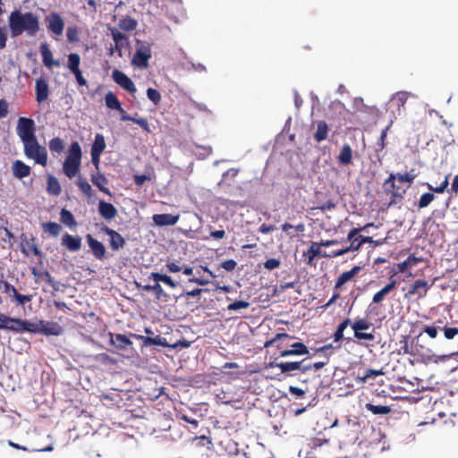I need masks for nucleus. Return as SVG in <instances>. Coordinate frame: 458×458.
<instances>
[{
	"label": "nucleus",
	"mask_w": 458,
	"mask_h": 458,
	"mask_svg": "<svg viewBox=\"0 0 458 458\" xmlns=\"http://www.w3.org/2000/svg\"><path fill=\"white\" fill-rule=\"evenodd\" d=\"M8 26L12 38H17L23 33L34 37L40 30L38 16L32 12L22 13L13 11L8 17Z\"/></svg>",
	"instance_id": "f257e3e1"
},
{
	"label": "nucleus",
	"mask_w": 458,
	"mask_h": 458,
	"mask_svg": "<svg viewBox=\"0 0 458 458\" xmlns=\"http://www.w3.org/2000/svg\"><path fill=\"white\" fill-rule=\"evenodd\" d=\"M81 148L78 142L74 141L71 144L68 156L63 165L64 174L72 179L79 172L81 168Z\"/></svg>",
	"instance_id": "f03ea898"
},
{
	"label": "nucleus",
	"mask_w": 458,
	"mask_h": 458,
	"mask_svg": "<svg viewBox=\"0 0 458 458\" xmlns=\"http://www.w3.org/2000/svg\"><path fill=\"white\" fill-rule=\"evenodd\" d=\"M24 155L35 161V163L46 166L47 164V151L44 146H41L37 139L23 142Z\"/></svg>",
	"instance_id": "7ed1b4c3"
},
{
	"label": "nucleus",
	"mask_w": 458,
	"mask_h": 458,
	"mask_svg": "<svg viewBox=\"0 0 458 458\" xmlns=\"http://www.w3.org/2000/svg\"><path fill=\"white\" fill-rule=\"evenodd\" d=\"M151 56V45L147 41L136 39V50L131 58V64L139 69H146Z\"/></svg>",
	"instance_id": "20e7f679"
},
{
	"label": "nucleus",
	"mask_w": 458,
	"mask_h": 458,
	"mask_svg": "<svg viewBox=\"0 0 458 458\" xmlns=\"http://www.w3.org/2000/svg\"><path fill=\"white\" fill-rule=\"evenodd\" d=\"M384 191L386 194L390 195L388 207L400 203L408 190V187H402L395 183V176L394 174H390L388 178L383 183Z\"/></svg>",
	"instance_id": "39448f33"
},
{
	"label": "nucleus",
	"mask_w": 458,
	"mask_h": 458,
	"mask_svg": "<svg viewBox=\"0 0 458 458\" xmlns=\"http://www.w3.org/2000/svg\"><path fill=\"white\" fill-rule=\"evenodd\" d=\"M373 225H374L373 223H369L362 228L352 229L347 235V241L350 242V245L348 247L333 250L332 254H324V255L336 257V256L343 255L350 250H352V251L358 250L360 248V246L362 245L361 241H360V235L359 234V233L360 231L364 230L365 228L373 226Z\"/></svg>",
	"instance_id": "423d86ee"
},
{
	"label": "nucleus",
	"mask_w": 458,
	"mask_h": 458,
	"mask_svg": "<svg viewBox=\"0 0 458 458\" xmlns=\"http://www.w3.org/2000/svg\"><path fill=\"white\" fill-rule=\"evenodd\" d=\"M422 333H420L415 339L412 340V352L411 356L414 357L417 361L428 364L429 362H437V359L433 354L432 351L428 348L424 347L419 343V339Z\"/></svg>",
	"instance_id": "0eeeda50"
},
{
	"label": "nucleus",
	"mask_w": 458,
	"mask_h": 458,
	"mask_svg": "<svg viewBox=\"0 0 458 458\" xmlns=\"http://www.w3.org/2000/svg\"><path fill=\"white\" fill-rule=\"evenodd\" d=\"M16 131L22 143L36 138L35 123L31 118L20 117Z\"/></svg>",
	"instance_id": "6e6552de"
},
{
	"label": "nucleus",
	"mask_w": 458,
	"mask_h": 458,
	"mask_svg": "<svg viewBox=\"0 0 458 458\" xmlns=\"http://www.w3.org/2000/svg\"><path fill=\"white\" fill-rule=\"evenodd\" d=\"M433 283L424 279H417L411 284L409 291L405 293L406 298L416 297L417 300L423 299L427 296L428 290L432 287Z\"/></svg>",
	"instance_id": "1a4fd4ad"
},
{
	"label": "nucleus",
	"mask_w": 458,
	"mask_h": 458,
	"mask_svg": "<svg viewBox=\"0 0 458 458\" xmlns=\"http://www.w3.org/2000/svg\"><path fill=\"white\" fill-rule=\"evenodd\" d=\"M47 28L51 33L61 36L64 29V21L56 12L50 13L46 17Z\"/></svg>",
	"instance_id": "9d476101"
},
{
	"label": "nucleus",
	"mask_w": 458,
	"mask_h": 458,
	"mask_svg": "<svg viewBox=\"0 0 458 458\" xmlns=\"http://www.w3.org/2000/svg\"><path fill=\"white\" fill-rule=\"evenodd\" d=\"M113 80L123 89L127 90L131 94H134L136 92V87L133 81L123 72L114 69L112 72Z\"/></svg>",
	"instance_id": "9b49d317"
},
{
	"label": "nucleus",
	"mask_w": 458,
	"mask_h": 458,
	"mask_svg": "<svg viewBox=\"0 0 458 458\" xmlns=\"http://www.w3.org/2000/svg\"><path fill=\"white\" fill-rule=\"evenodd\" d=\"M101 230L109 236V246L112 250L117 251L125 245V239L115 230L106 225L103 226Z\"/></svg>",
	"instance_id": "f8f14e48"
},
{
	"label": "nucleus",
	"mask_w": 458,
	"mask_h": 458,
	"mask_svg": "<svg viewBox=\"0 0 458 458\" xmlns=\"http://www.w3.org/2000/svg\"><path fill=\"white\" fill-rule=\"evenodd\" d=\"M86 240L94 257L98 260L105 259L106 253L105 245L101 242L95 239L91 234H87Z\"/></svg>",
	"instance_id": "ddd939ff"
},
{
	"label": "nucleus",
	"mask_w": 458,
	"mask_h": 458,
	"mask_svg": "<svg viewBox=\"0 0 458 458\" xmlns=\"http://www.w3.org/2000/svg\"><path fill=\"white\" fill-rule=\"evenodd\" d=\"M131 335L138 340H141L143 342V344L145 346L148 345H159L163 347H173L175 348L178 346V344H169L165 337H162L161 335H157L155 337L150 336H144L137 334H131Z\"/></svg>",
	"instance_id": "4468645a"
},
{
	"label": "nucleus",
	"mask_w": 458,
	"mask_h": 458,
	"mask_svg": "<svg viewBox=\"0 0 458 458\" xmlns=\"http://www.w3.org/2000/svg\"><path fill=\"white\" fill-rule=\"evenodd\" d=\"M49 86L47 80L40 77L36 80L35 96L36 100L40 104L48 98Z\"/></svg>",
	"instance_id": "2eb2a0df"
},
{
	"label": "nucleus",
	"mask_w": 458,
	"mask_h": 458,
	"mask_svg": "<svg viewBox=\"0 0 458 458\" xmlns=\"http://www.w3.org/2000/svg\"><path fill=\"white\" fill-rule=\"evenodd\" d=\"M21 252L25 254L26 256L30 255V252L33 254L34 256L41 257L42 252L38 247V244L36 242V239L34 237L30 238H21Z\"/></svg>",
	"instance_id": "dca6fc26"
},
{
	"label": "nucleus",
	"mask_w": 458,
	"mask_h": 458,
	"mask_svg": "<svg viewBox=\"0 0 458 458\" xmlns=\"http://www.w3.org/2000/svg\"><path fill=\"white\" fill-rule=\"evenodd\" d=\"M61 244L69 251L75 252L81 248V238L79 235L73 236L66 233L62 237Z\"/></svg>",
	"instance_id": "f3484780"
},
{
	"label": "nucleus",
	"mask_w": 458,
	"mask_h": 458,
	"mask_svg": "<svg viewBox=\"0 0 458 458\" xmlns=\"http://www.w3.org/2000/svg\"><path fill=\"white\" fill-rule=\"evenodd\" d=\"M180 218L179 215L156 214L152 216L154 224L157 226L174 225Z\"/></svg>",
	"instance_id": "a211bd4d"
},
{
	"label": "nucleus",
	"mask_w": 458,
	"mask_h": 458,
	"mask_svg": "<svg viewBox=\"0 0 458 458\" xmlns=\"http://www.w3.org/2000/svg\"><path fill=\"white\" fill-rule=\"evenodd\" d=\"M12 172L15 178L21 180L30 174L31 168L21 160H15L12 164Z\"/></svg>",
	"instance_id": "6ab92c4d"
},
{
	"label": "nucleus",
	"mask_w": 458,
	"mask_h": 458,
	"mask_svg": "<svg viewBox=\"0 0 458 458\" xmlns=\"http://www.w3.org/2000/svg\"><path fill=\"white\" fill-rule=\"evenodd\" d=\"M98 213L104 219L110 221L117 216V209L112 203L99 200Z\"/></svg>",
	"instance_id": "aec40b11"
},
{
	"label": "nucleus",
	"mask_w": 458,
	"mask_h": 458,
	"mask_svg": "<svg viewBox=\"0 0 458 458\" xmlns=\"http://www.w3.org/2000/svg\"><path fill=\"white\" fill-rule=\"evenodd\" d=\"M39 333L45 335H59L62 334V327L56 322L40 320Z\"/></svg>",
	"instance_id": "412c9836"
},
{
	"label": "nucleus",
	"mask_w": 458,
	"mask_h": 458,
	"mask_svg": "<svg viewBox=\"0 0 458 458\" xmlns=\"http://www.w3.org/2000/svg\"><path fill=\"white\" fill-rule=\"evenodd\" d=\"M40 54L42 55L43 64L47 68H52L53 66H60V62L58 60H54L52 52L47 43L41 44Z\"/></svg>",
	"instance_id": "4be33fe9"
},
{
	"label": "nucleus",
	"mask_w": 458,
	"mask_h": 458,
	"mask_svg": "<svg viewBox=\"0 0 458 458\" xmlns=\"http://www.w3.org/2000/svg\"><path fill=\"white\" fill-rule=\"evenodd\" d=\"M302 361L271 362L270 367L279 368L282 373H289L294 370H304L301 368Z\"/></svg>",
	"instance_id": "5701e85b"
},
{
	"label": "nucleus",
	"mask_w": 458,
	"mask_h": 458,
	"mask_svg": "<svg viewBox=\"0 0 458 458\" xmlns=\"http://www.w3.org/2000/svg\"><path fill=\"white\" fill-rule=\"evenodd\" d=\"M31 274L33 275L36 283H38L39 281H44L47 284L54 286V287L56 284V282L54 279V277L47 270H38L37 267H33L31 268Z\"/></svg>",
	"instance_id": "b1692460"
},
{
	"label": "nucleus",
	"mask_w": 458,
	"mask_h": 458,
	"mask_svg": "<svg viewBox=\"0 0 458 458\" xmlns=\"http://www.w3.org/2000/svg\"><path fill=\"white\" fill-rule=\"evenodd\" d=\"M293 339L292 336H290L286 333H280L277 334L274 338H272L269 341H267L265 344V347H268L274 344H276V346L279 349H283L284 346L289 345V342Z\"/></svg>",
	"instance_id": "393cba45"
},
{
	"label": "nucleus",
	"mask_w": 458,
	"mask_h": 458,
	"mask_svg": "<svg viewBox=\"0 0 458 458\" xmlns=\"http://www.w3.org/2000/svg\"><path fill=\"white\" fill-rule=\"evenodd\" d=\"M396 280L393 278V276L390 277V282L386 285L384 286L380 291H378L377 293H376L373 296V302L374 303H379L381 302L384 298L390 293L392 292L395 286H396Z\"/></svg>",
	"instance_id": "a878e982"
},
{
	"label": "nucleus",
	"mask_w": 458,
	"mask_h": 458,
	"mask_svg": "<svg viewBox=\"0 0 458 458\" xmlns=\"http://www.w3.org/2000/svg\"><path fill=\"white\" fill-rule=\"evenodd\" d=\"M290 349L280 351V356L285 357L289 355H301L308 353V349L302 343H293L290 344Z\"/></svg>",
	"instance_id": "bb28decb"
},
{
	"label": "nucleus",
	"mask_w": 458,
	"mask_h": 458,
	"mask_svg": "<svg viewBox=\"0 0 458 458\" xmlns=\"http://www.w3.org/2000/svg\"><path fill=\"white\" fill-rule=\"evenodd\" d=\"M422 261L423 259L421 257H415L414 255L411 254L404 261L397 264V270L394 273V275H395L396 273H403L404 271L407 270V268L412 267Z\"/></svg>",
	"instance_id": "cd10ccee"
},
{
	"label": "nucleus",
	"mask_w": 458,
	"mask_h": 458,
	"mask_svg": "<svg viewBox=\"0 0 458 458\" xmlns=\"http://www.w3.org/2000/svg\"><path fill=\"white\" fill-rule=\"evenodd\" d=\"M360 270V267L359 266H355L351 270L342 273L340 275V276L338 277L335 287L340 288L345 283L352 280L353 277L359 273Z\"/></svg>",
	"instance_id": "c85d7f7f"
},
{
	"label": "nucleus",
	"mask_w": 458,
	"mask_h": 458,
	"mask_svg": "<svg viewBox=\"0 0 458 458\" xmlns=\"http://www.w3.org/2000/svg\"><path fill=\"white\" fill-rule=\"evenodd\" d=\"M91 182L95 186H97L99 189V191L111 196V191L106 187L108 181L103 174H92Z\"/></svg>",
	"instance_id": "c756f323"
},
{
	"label": "nucleus",
	"mask_w": 458,
	"mask_h": 458,
	"mask_svg": "<svg viewBox=\"0 0 458 458\" xmlns=\"http://www.w3.org/2000/svg\"><path fill=\"white\" fill-rule=\"evenodd\" d=\"M111 343L120 350H125L129 345L132 344L130 338L123 334L111 335Z\"/></svg>",
	"instance_id": "7c9ffc66"
},
{
	"label": "nucleus",
	"mask_w": 458,
	"mask_h": 458,
	"mask_svg": "<svg viewBox=\"0 0 458 458\" xmlns=\"http://www.w3.org/2000/svg\"><path fill=\"white\" fill-rule=\"evenodd\" d=\"M148 280H153L156 283H164L171 288H175L177 286V284L170 276L157 272H152L148 276Z\"/></svg>",
	"instance_id": "2f4dec72"
},
{
	"label": "nucleus",
	"mask_w": 458,
	"mask_h": 458,
	"mask_svg": "<svg viewBox=\"0 0 458 458\" xmlns=\"http://www.w3.org/2000/svg\"><path fill=\"white\" fill-rule=\"evenodd\" d=\"M106 105L108 108L113 110H118L122 115L126 114L124 109L121 106V103L117 97L111 91H109L105 97Z\"/></svg>",
	"instance_id": "473e14b6"
},
{
	"label": "nucleus",
	"mask_w": 458,
	"mask_h": 458,
	"mask_svg": "<svg viewBox=\"0 0 458 458\" xmlns=\"http://www.w3.org/2000/svg\"><path fill=\"white\" fill-rule=\"evenodd\" d=\"M352 160V148L345 144L342 147L340 154L338 156V162L341 165H348Z\"/></svg>",
	"instance_id": "72a5a7b5"
},
{
	"label": "nucleus",
	"mask_w": 458,
	"mask_h": 458,
	"mask_svg": "<svg viewBox=\"0 0 458 458\" xmlns=\"http://www.w3.org/2000/svg\"><path fill=\"white\" fill-rule=\"evenodd\" d=\"M121 120L122 121H131L136 124H138L139 126H140V128L145 131L146 132L149 133L151 132V130H150V126L148 123V120L146 118H143V117H133V116H131L129 114H123L121 116Z\"/></svg>",
	"instance_id": "f704fd0d"
},
{
	"label": "nucleus",
	"mask_w": 458,
	"mask_h": 458,
	"mask_svg": "<svg viewBox=\"0 0 458 458\" xmlns=\"http://www.w3.org/2000/svg\"><path fill=\"white\" fill-rule=\"evenodd\" d=\"M138 22L134 18L125 16L119 21L118 27L125 31H132L137 28Z\"/></svg>",
	"instance_id": "c9c22d12"
},
{
	"label": "nucleus",
	"mask_w": 458,
	"mask_h": 458,
	"mask_svg": "<svg viewBox=\"0 0 458 458\" xmlns=\"http://www.w3.org/2000/svg\"><path fill=\"white\" fill-rule=\"evenodd\" d=\"M47 191L54 196L60 195L62 189L58 180L54 175L47 176Z\"/></svg>",
	"instance_id": "e433bc0d"
},
{
	"label": "nucleus",
	"mask_w": 458,
	"mask_h": 458,
	"mask_svg": "<svg viewBox=\"0 0 458 458\" xmlns=\"http://www.w3.org/2000/svg\"><path fill=\"white\" fill-rule=\"evenodd\" d=\"M410 94L406 91H399L395 93L393 98L392 101L395 105L397 110L400 112L401 108H403Z\"/></svg>",
	"instance_id": "4c0bfd02"
},
{
	"label": "nucleus",
	"mask_w": 458,
	"mask_h": 458,
	"mask_svg": "<svg viewBox=\"0 0 458 458\" xmlns=\"http://www.w3.org/2000/svg\"><path fill=\"white\" fill-rule=\"evenodd\" d=\"M367 411H371L374 415H386L391 412V408L387 405H375L370 403L365 404Z\"/></svg>",
	"instance_id": "58836bf2"
},
{
	"label": "nucleus",
	"mask_w": 458,
	"mask_h": 458,
	"mask_svg": "<svg viewBox=\"0 0 458 458\" xmlns=\"http://www.w3.org/2000/svg\"><path fill=\"white\" fill-rule=\"evenodd\" d=\"M106 146L104 136L100 133H97L90 152L102 154Z\"/></svg>",
	"instance_id": "ea45409f"
},
{
	"label": "nucleus",
	"mask_w": 458,
	"mask_h": 458,
	"mask_svg": "<svg viewBox=\"0 0 458 458\" xmlns=\"http://www.w3.org/2000/svg\"><path fill=\"white\" fill-rule=\"evenodd\" d=\"M60 219L62 223L69 227H74L77 225V223L74 219L72 213L65 208H63L60 213Z\"/></svg>",
	"instance_id": "a19ab883"
},
{
	"label": "nucleus",
	"mask_w": 458,
	"mask_h": 458,
	"mask_svg": "<svg viewBox=\"0 0 458 458\" xmlns=\"http://www.w3.org/2000/svg\"><path fill=\"white\" fill-rule=\"evenodd\" d=\"M391 127V123L386 126L382 131H381V134H380V137L378 139V140L377 141L376 143V146H375V152L377 153V155L378 156V154L380 152H382L386 146V137H387V132H388V130L389 128Z\"/></svg>",
	"instance_id": "79ce46f5"
},
{
	"label": "nucleus",
	"mask_w": 458,
	"mask_h": 458,
	"mask_svg": "<svg viewBox=\"0 0 458 458\" xmlns=\"http://www.w3.org/2000/svg\"><path fill=\"white\" fill-rule=\"evenodd\" d=\"M23 319L11 317L7 323L6 330L21 334L22 333Z\"/></svg>",
	"instance_id": "37998d69"
},
{
	"label": "nucleus",
	"mask_w": 458,
	"mask_h": 458,
	"mask_svg": "<svg viewBox=\"0 0 458 458\" xmlns=\"http://www.w3.org/2000/svg\"><path fill=\"white\" fill-rule=\"evenodd\" d=\"M81 57L76 53L68 55V68L72 72L80 71Z\"/></svg>",
	"instance_id": "c03bdc74"
},
{
	"label": "nucleus",
	"mask_w": 458,
	"mask_h": 458,
	"mask_svg": "<svg viewBox=\"0 0 458 458\" xmlns=\"http://www.w3.org/2000/svg\"><path fill=\"white\" fill-rule=\"evenodd\" d=\"M370 327H371V323L365 318H360L358 320H355L352 324V328L354 332V335H356V333H361L362 330H367Z\"/></svg>",
	"instance_id": "a18cd8bd"
},
{
	"label": "nucleus",
	"mask_w": 458,
	"mask_h": 458,
	"mask_svg": "<svg viewBox=\"0 0 458 458\" xmlns=\"http://www.w3.org/2000/svg\"><path fill=\"white\" fill-rule=\"evenodd\" d=\"M412 352V343L409 344V336L403 335L400 340V349L398 350V354H409L411 356Z\"/></svg>",
	"instance_id": "49530a36"
},
{
	"label": "nucleus",
	"mask_w": 458,
	"mask_h": 458,
	"mask_svg": "<svg viewBox=\"0 0 458 458\" xmlns=\"http://www.w3.org/2000/svg\"><path fill=\"white\" fill-rule=\"evenodd\" d=\"M328 132V126L326 122L319 121L317 123V142H320L327 139Z\"/></svg>",
	"instance_id": "de8ad7c7"
},
{
	"label": "nucleus",
	"mask_w": 458,
	"mask_h": 458,
	"mask_svg": "<svg viewBox=\"0 0 458 458\" xmlns=\"http://www.w3.org/2000/svg\"><path fill=\"white\" fill-rule=\"evenodd\" d=\"M40 320L37 322H31L30 320L23 319L22 333L29 332L33 334L39 333Z\"/></svg>",
	"instance_id": "09e8293b"
},
{
	"label": "nucleus",
	"mask_w": 458,
	"mask_h": 458,
	"mask_svg": "<svg viewBox=\"0 0 458 458\" xmlns=\"http://www.w3.org/2000/svg\"><path fill=\"white\" fill-rule=\"evenodd\" d=\"M40 320L37 322H31L30 320L23 319L22 333L29 332L33 334L39 333Z\"/></svg>",
	"instance_id": "8fccbe9b"
},
{
	"label": "nucleus",
	"mask_w": 458,
	"mask_h": 458,
	"mask_svg": "<svg viewBox=\"0 0 458 458\" xmlns=\"http://www.w3.org/2000/svg\"><path fill=\"white\" fill-rule=\"evenodd\" d=\"M384 372L382 369L377 370L372 369H366L362 375H359V379L360 382H367L369 378L376 377L377 376L383 375Z\"/></svg>",
	"instance_id": "3c124183"
},
{
	"label": "nucleus",
	"mask_w": 458,
	"mask_h": 458,
	"mask_svg": "<svg viewBox=\"0 0 458 458\" xmlns=\"http://www.w3.org/2000/svg\"><path fill=\"white\" fill-rule=\"evenodd\" d=\"M315 259V242H312L307 250V251H303L301 261L306 264H311L312 260Z\"/></svg>",
	"instance_id": "603ef678"
},
{
	"label": "nucleus",
	"mask_w": 458,
	"mask_h": 458,
	"mask_svg": "<svg viewBox=\"0 0 458 458\" xmlns=\"http://www.w3.org/2000/svg\"><path fill=\"white\" fill-rule=\"evenodd\" d=\"M300 458H315V453L313 451V445L307 443L301 446L299 451Z\"/></svg>",
	"instance_id": "864d4df0"
},
{
	"label": "nucleus",
	"mask_w": 458,
	"mask_h": 458,
	"mask_svg": "<svg viewBox=\"0 0 458 458\" xmlns=\"http://www.w3.org/2000/svg\"><path fill=\"white\" fill-rule=\"evenodd\" d=\"M157 301H166L169 298V295L163 290L160 283H156L153 284V293Z\"/></svg>",
	"instance_id": "5fc2aeb1"
},
{
	"label": "nucleus",
	"mask_w": 458,
	"mask_h": 458,
	"mask_svg": "<svg viewBox=\"0 0 458 458\" xmlns=\"http://www.w3.org/2000/svg\"><path fill=\"white\" fill-rule=\"evenodd\" d=\"M64 148V140L59 137H55L49 141V149L52 152L61 153Z\"/></svg>",
	"instance_id": "6e6d98bb"
},
{
	"label": "nucleus",
	"mask_w": 458,
	"mask_h": 458,
	"mask_svg": "<svg viewBox=\"0 0 458 458\" xmlns=\"http://www.w3.org/2000/svg\"><path fill=\"white\" fill-rule=\"evenodd\" d=\"M46 232L49 233L53 236H57L62 231V226L55 222H47L43 225Z\"/></svg>",
	"instance_id": "4d7b16f0"
},
{
	"label": "nucleus",
	"mask_w": 458,
	"mask_h": 458,
	"mask_svg": "<svg viewBox=\"0 0 458 458\" xmlns=\"http://www.w3.org/2000/svg\"><path fill=\"white\" fill-rule=\"evenodd\" d=\"M77 185L80 190L87 196V198L89 199L92 197L93 193L91 185L86 180L80 177Z\"/></svg>",
	"instance_id": "13d9d810"
},
{
	"label": "nucleus",
	"mask_w": 458,
	"mask_h": 458,
	"mask_svg": "<svg viewBox=\"0 0 458 458\" xmlns=\"http://www.w3.org/2000/svg\"><path fill=\"white\" fill-rule=\"evenodd\" d=\"M394 176H395V180H397L399 182H407L408 185L406 187H410V185L412 183L413 180L415 179L416 175L412 174L411 173L406 172L405 174H394Z\"/></svg>",
	"instance_id": "bf43d9fd"
},
{
	"label": "nucleus",
	"mask_w": 458,
	"mask_h": 458,
	"mask_svg": "<svg viewBox=\"0 0 458 458\" xmlns=\"http://www.w3.org/2000/svg\"><path fill=\"white\" fill-rule=\"evenodd\" d=\"M435 199V196L431 192L423 193L418 202L419 208H427Z\"/></svg>",
	"instance_id": "052dcab7"
},
{
	"label": "nucleus",
	"mask_w": 458,
	"mask_h": 458,
	"mask_svg": "<svg viewBox=\"0 0 458 458\" xmlns=\"http://www.w3.org/2000/svg\"><path fill=\"white\" fill-rule=\"evenodd\" d=\"M449 184V174L445 176V180L440 183L439 186L434 187L429 183H427V187L431 191H434L436 193H443L446 190L447 186Z\"/></svg>",
	"instance_id": "680f3d73"
},
{
	"label": "nucleus",
	"mask_w": 458,
	"mask_h": 458,
	"mask_svg": "<svg viewBox=\"0 0 458 458\" xmlns=\"http://www.w3.org/2000/svg\"><path fill=\"white\" fill-rule=\"evenodd\" d=\"M250 306V303L249 301L241 300V301H236L230 303L227 306V310H229V311L239 310L242 309H248Z\"/></svg>",
	"instance_id": "e2e57ef3"
},
{
	"label": "nucleus",
	"mask_w": 458,
	"mask_h": 458,
	"mask_svg": "<svg viewBox=\"0 0 458 458\" xmlns=\"http://www.w3.org/2000/svg\"><path fill=\"white\" fill-rule=\"evenodd\" d=\"M351 323L350 319L347 318L344 320L337 327L335 333V340L339 341L344 337V329L349 326Z\"/></svg>",
	"instance_id": "0e129e2a"
},
{
	"label": "nucleus",
	"mask_w": 458,
	"mask_h": 458,
	"mask_svg": "<svg viewBox=\"0 0 458 458\" xmlns=\"http://www.w3.org/2000/svg\"><path fill=\"white\" fill-rule=\"evenodd\" d=\"M147 96L155 105L158 104L161 100V95L156 89L148 88L147 90Z\"/></svg>",
	"instance_id": "69168bd1"
},
{
	"label": "nucleus",
	"mask_w": 458,
	"mask_h": 458,
	"mask_svg": "<svg viewBox=\"0 0 458 458\" xmlns=\"http://www.w3.org/2000/svg\"><path fill=\"white\" fill-rule=\"evenodd\" d=\"M110 30L114 43L118 44L120 41H125V43H128V37L125 34L120 32L115 28H110Z\"/></svg>",
	"instance_id": "338daca9"
},
{
	"label": "nucleus",
	"mask_w": 458,
	"mask_h": 458,
	"mask_svg": "<svg viewBox=\"0 0 458 458\" xmlns=\"http://www.w3.org/2000/svg\"><path fill=\"white\" fill-rule=\"evenodd\" d=\"M444 335L446 339L450 340L453 339L455 335H458V328L457 327H443Z\"/></svg>",
	"instance_id": "774afa93"
}]
</instances>
